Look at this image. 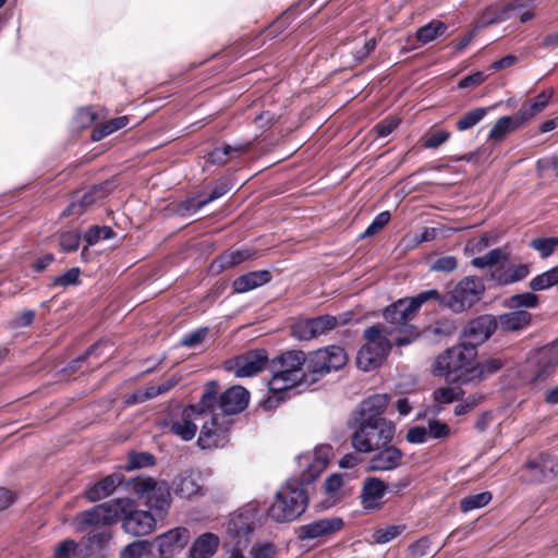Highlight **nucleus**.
Returning a JSON list of instances; mask_svg holds the SVG:
<instances>
[{"label":"nucleus","instance_id":"1","mask_svg":"<svg viewBox=\"0 0 558 558\" xmlns=\"http://www.w3.org/2000/svg\"><path fill=\"white\" fill-rule=\"evenodd\" d=\"M128 488L144 500L147 510L137 509L134 499L120 498L119 520L122 530L132 536H147L155 532L157 521L167 517L171 507L170 487L166 481L137 476L128 482Z\"/></svg>","mask_w":558,"mask_h":558},{"label":"nucleus","instance_id":"2","mask_svg":"<svg viewBox=\"0 0 558 558\" xmlns=\"http://www.w3.org/2000/svg\"><path fill=\"white\" fill-rule=\"evenodd\" d=\"M307 360L301 350L287 351L277 357L275 363L278 366H275L272 377L268 381L271 393L267 400L269 404L283 400L292 388L310 381L306 372Z\"/></svg>","mask_w":558,"mask_h":558},{"label":"nucleus","instance_id":"3","mask_svg":"<svg viewBox=\"0 0 558 558\" xmlns=\"http://www.w3.org/2000/svg\"><path fill=\"white\" fill-rule=\"evenodd\" d=\"M477 352L465 343H458L440 353L430 366L433 375L461 385L471 384L473 362Z\"/></svg>","mask_w":558,"mask_h":558},{"label":"nucleus","instance_id":"4","mask_svg":"<svg viewBox=\"0 0 558 558\" xmlns=\"http://www.w3.org/2000/svg\"><path fill=\"white\" fill-rule=\"evenodd\" d=\"M363 337L365 344L357 353L356 364L364 372L378 367L391 350L393 342L398 345H404L410 342L401 337H396L392 329L381 324H376L365 329Z\"/></svg>","mask_w":558,"mask_h":558},{"label":"nucleus","instance_id":"5","mask_svg":"<svg viewBox=\"0 0 558 558\" xmlns=\"http://www.w3.org/2000/svg\"><path fill=\"white\" fill-rule=\"evenodd\" d=\"M352 430L351 445L361 453H369L388 445L395 435V428L388 421L348 420Z\"/></svg>","mask_w":558,"mask_h":558},{"label":"nucleus","instance_id":"6","mask_svg":"<svg viewBox=\"0 0 558 558\" xmlns=\"http://www.w3.org/2000/svg\"><path fill=\"white\" fill-rule=\"evenodd\" d=\"M306 507L305 490L296 483L288 482L277 492L275 501L268 509V515L277 522H291L299 518Z\"/></svg>","mask_w":558,"mask_h":558},{"label":"nucleus","instance_id":"7","mask_svg":"<svg viewBox=\"0 0 558 558\" xmlns=\"http://www.w3.org/2000/svg\"><path fill=\"white\" fill-rule=\"evenodd\" d=\"M120 498L102 502L93 508L78 512L74 518V524L78 532L89 529H109L119 521Z\"/></svg>","mask_w":558,"mask_h":558},{"label":"nucleus","instance_id":"8","mask_svg":"<svg viewBox=\"0 0 558 558\" xmlns=\"http://www.w3.org/2000/svg\"><path fill=\"white\" fill-rule=\"evenodd\" d=\"M485 287L481 278L469 276L458 282L447 298L440 295L436 300L453 312L459 313L475 304L481 299Z\"/></svg>","mask_w":558,"mask_h":558},{"label":"nucleus","instance_id":"9","mask_svg":"<svg viewBox=\"0 0 558 558\" xmlns=\"http://www.w3.org/2000/svg\"><path fill=\"white\" fill-rule=\"evenodd\" d=\"M347 361L344 350L338 345H329L312 352L306 364V372L312 375L310 383L317 381L331 371L340 369Z\"/></svg>","mask_w":558,"mask_h":558},{"label":"nucleus","instance_id":"10","mask_svg":"<svg viewBox=\"0 0 558 558\" xmlns=\"http://www.w3.org/2000/svg\"><path fill=\"white\" fill-rule=\"evenodd\" d=\"M440 294L437 290L432 289L423 291L411 299H401L393 304L386 307L384 317L391 325L396 326V329L405 326L411 320L417 310L425 302L432 299H439Z\"/></svg>","mask_w":558,"mask_h":558},{"label":"nucleus","instance_id":"11","mask_svg":"<svg viewBox=\"0 0 558 558\" xmlns=\"http://www.w3.org/2000/svg\"><path fill=\"white\" fill-rule=\"evenodd\" d=\"M529 363L534 367L529 376L531 385L536 386L551 378L558 367V339L538 349Z\"/></svg>","mask_w":558,"mask_h":558},{"label":"nucleus","instance_id":"12","mask_svg":"<svg viewBox=\"0 0 558 558\" xmlns=\"http://www.w3.org/2000/svg\"><path fill=\"white\" fill-rule=\"evenodd\" d=\"M349 320L350 314L340 316L323 315L299 320L292 326V336L298 340H311L347 324Z\"/></svg>","mask_w":558,"mask_h":558},{"label":"nucleus","instance_id":"13","mask_svg":"<svg viewBox=\"0 0 558 558\" xmlns=\"http://www.w3.org/2000/svg\"><path fill=\"white\" fill-rule=\"evenodd\" d=\"M230 421L219 414L202 420L197 444L202 449L223 447L228 442Z\"/></svg>","mask_w":558,"mask_h":558},{"label":"nucleus","instance_id":"14","mask_svg":"<svg viewBox=\"0 0 558 558\" xmlns=\"http://www.w3.org/2000/svg\"><path fill=\"white\" fill-rule=\"evenodd\" d=\"M266 362V351L254 350L228 361L227 369L232 371L236 377H250L259 373Z\"/></svg>","mask_w":558,"mask_h":558},{"label":"nucleus","instance_id":"15","mask_svg":"<svg viewBox=\"0 0 558 558\" xmlns=\"http://www.w3.org/2000/svg\"><path fill=\"white\" fill-rule=\"evenodd\" d=\"M497 329L496 318L489 315L480 316L471 320L463 331L465 347H476L485 342Z\"/></svg>","mask_w":558,"mask_h":558},{"label":"nucleus","instance_id":"16","mask_svg":"<svg viewBox=\"0 0 558 558\" xmlns=\"http://www.w3.org/2000/svg\"><path fill=\"white\" fill-rule=\"evenodd\" d=\"M390 401L387 393L373 395L359 403V405L351 412L352 420L365 421H387L383 417Z\"/></svg>","mask_w":558,"mask_h":558},{"label":"nucleus","instance_id":"17","mask_svg":"<svg viewBox=\"0 0 558 558\" xmlns=\"http://www.w3.org/2000/svg\"><path fill=\"white\" fill-rule=\"evenodd\" d=\"M331 447L328 445L317 447L311 453H304L299 457L300 466L304 468L303 481L315 480L328 465L331 454Z\"/></svg>","mask_w":558,"mask_h":558},{"label":"nucleus","instance_id":"18","mask_svg":"<svg viewBox=\"0 0 558 558\" xmlns=\"http://www.w3.org/2000/svg\"><path fill=\"white\" fill-rule=\"evenodd\" d=\"M343 527V520L338 517L324 518L299 529V538L302 541L326 538Z\"/></svg>","mask_w":558,"mask_h":558},{"label":"nucleus","instance_id":"19","mask_svg":"<svg viewBox=\"0 0 558 558\" xmlns=\"http://www.w3.org/2000/svg\"><path fill=\"white\" fill-rule=\"evenodd\" d=\"M389 486L381 480L368 476L364 480L360 500L365 510H377L383 506V498Z\"/></svg>","mask_w":558,"mask_h":558},{"label":"nucleus","instance_id":"20","mask_svg":"<svg viewBox=\"0 0 558 558\" xmlns=\"http://www.w3.org/2000/svg\"><path fill=\"white\" fill-rule=\"evenodd\" d=\"M190 541V532L185 527H174L155 538L161 556L180 553Z\"/></svg>","mask_w":558,"mask_h":558},{"label":"nucleus","instance_id":"21","mask_svg":"<svg viewBox=\"0 0 558 558\" xmlns=\"http://www.w3.org/2000/svg\"><path fill=\"white\" fill-rule=\"evenodd\" d=\"M250 393L242 386H233L219 397V409L225 415L242 412L248 404Z\"/></svg>","mask_w":558,"mask_h":558},{"label":"nucleus","instance_id":"22","mask_svg":"<svg viewBox=\"0 0 558 558\" xmlns=\"http://www.w3.org/2000/svg\"><path fill=\"white\" fill-rule=\"evenodd\" d=\"M196 411L197 408L184 409L182 417L171 424V432L185 441L193 439L197 432L196 422H202Z\"/></svg>","mask_w":558,"mask_h":558},{"label":"nucleus","instance_id":"23","mask_svg":"<svg viewBox=\"0 0 558 558\" xmlns=\"http://www.w3.org/2000/svg\"><path fill=\"white\" fill-rule=\"evenodd\" d=\"M530 274L529 264L504 265L490 272V279L499 286H508L521 281Z\"/></svg>","mask_w":558,"mask_h":558},{"label":"nucleus","instance_id":"24","mask_svg":"<svg viewBox=\"0 0 558 558\" xmlns=\"http://www.w3.org/2000/svg\"><path fill=\"white\" fill-rule=\"evenodd\" d=\"M369 460V469L373 471H389L398 468L401 462V451L393 447L386 445Z\"/></svg>","mask_w":558,"mask_h":558},{"label":"nucleus","instance_id":"25","mask_svg":"<svg viewBox=\"0 0 558 558\" xmlns=\"http://www.w3.org/2000/svg\"><path fill=\"white\" fill-rule=\"evenodd\" d=\"M122 483V475L118 473L107 475L106 477L94 484L89 489H87L85 493V497L90 502L101 500L112 495L116 492L117 487Z\"/></svg>","mask_w":558,"mask_h":558},{"label":"nucleus","instance_id":"26","mask_svg":"<svg viewBox=\"0 0 558 558\" xmlns=\"http://www.w3.org/2000/svg\"><path fill=\"white\" fill-rule=\"evenodd\" d=\"M531 313L524 310L501 314L496 319L497 327L506 332L520 331L526 328L531 324Z\"/></svg>","mask_w":558,"mask_h":558},{"label":"nucleus","instance_id":"27","mask_svg":"<svg viewBox=\"0 0 558 558\" xmlns=\"http://www.w3.org/2000/svg\"><path fill=\"white\" fill-rule=\"evenodd\" d=\"M271 274L268 270H256L240 276L233 281L232 288L236 293H245L268 283Z\"/></svg>","mask_w":558,"mask_h":558},{"label":"nucleus","instance_id":"28","mask_svg":"<svg viewBox=\"0 0 558 558\" xmlns=\"http://www.w3.org/2000/svg\"><path fill=\"white\" fill-rule=\"evenodd\" d=\"M507 364V360L500 356H492L483 362H473L471 384L481 383L499 372Z\"/></svg>","mask_w":558,"mask_h":558},{"label":"nucleus","instance_id":"29","mask_svg":"<svg viewBox=\"0 0 558 558\" xmlns=\"http://www.w3.org/2000/svg\"><path fill=\"white\" fill-rule=\"evenodd\" d=\"M219 543L217 535L204 533L194 541L190 548L189 556L190 558H210L216 554Z\"/></svg>","mask_w":558,"mask_h":558},{"label":"nucleus","instance_id":"30","mask_svg":"<svg viewBox=\"0 0 558 558\" xmlns=\"http://www.w3.org/2000/svg\"><path fill=\"white\" fill-rule=\"evenodd\" d=\"M218 384L216 381H209L205 385L204 392L202 398L197 404H192L189 408H197L196 414L202 418L210 417V414H216L214 412L215 405L219 404V398H217L218 393Z\"/></svg>","mask_w":558,"mask_h":558},{"label":"nucleus","instance_id":"31","mask_svg":"<svg viewBox=\"0 0 558 558\" xmlns=\"http://www.w3.org/2000/svg\"><path fill=\"white\" fill-rule=\"evenodd\" d=\"M525 122L520 119L519 112L514 116H505L499 118L492 126L488 138L495 142H502L506 136L522 126Z\"/></svg>","mask_w":558,"mask_h":558},{"label":"nucleus","instance_id":"32","mask_svg":"<svg viewBox=\"0 0 558 558\" xmlns=\"http://www.w3.org/2000/svg\"><path fill=\"white\" fill-rule=\"evenodd\" d=\"M518 5L517 3H508L506 5H494L488 8L481 16L478 26H487L494 23H500L508 19L515 17Z\"/></svg>","mask_w":558,"mask_h":558},{"label":"nucleus","instance_id":"33","mask_svg":"<svg viewBox=\"0 0 558 558\" xmlns=\"http://www.w3.org/2000/svg\"><path fill=\"white\" fill-rule=\"evenodd\" d=\"M111 537L110 529H89L88 533L82 538L81 546L85 548L86 555H92L105 547Z\"/></svg>","mask_w":558,"mask_h":558},{"label":"nucleus","instance_id":"34","mask_svg":"<svg viewBox=\"0 0 558 558\" xmlns=\"http://www.w3.org/2000/svg\"><path fill=\"white\" fill-rule=\"evenodd\" d=\"M510 258V252L504 247H496L487 252L483 256L474 257L471 260L472 266L478 269L486 267H500Z\"/></svg>","mask_w":558,"mask_h":558},{"label":"nucleus","instance_id":"35","mask_svg":"<svg viewBox=\"0 0 558 558\" xmlns=\"http://www.w3.org/2000/svg\"><path fill=\"white\" fill-rule=\"evenodd\" d=\"M551 96V90H544L541 94H538L535 98L522 105V107L518 111L520 114V119H522L526 123L536 114L541 113L549 104Z\"/></svg>","mask_w":558,"mask_h":558},{"label":"nucleus","instance_id":"36","mask_svg":"<svg viewBox=\"0 0 558 558\" xmlns=\"http://www.w3.org/2000/svg\"><path fill=\"white\" fill-rule=\"evenodd\" d=\"M447 25L439 20H432L429 23L421 26L415 34V39L421 45H427L438 37L442 36L447 31Z\"/></svg>","mask_w":558,"mask_h":558},{"label":"nucleus","instance_id":"37","mask_svg":"<svg viewBox=\"0 0 558 558\" xmlns=\"http://www.w3.org/2000/svg\"><path fill=\"white\" fill-rule=\"evenodd\" d=\"M254 257L251 250L227 251L211 264L213 268H230Z\"/></svg>","mask_w":558,"mask_h":558},{"label":"nucleus","instance_id":"38","mask_svg":"<svg viewBox=\"0 0 558 558\" xmlns=\"http://www.w3.org/2000/svg\"><path fill=\"white\" fill-rule=\"evenodd\" d=\"M250 144H236L234 146L223 145L222 147L215 148L209 154V160L213 163L223 165L233 158V154L241 155L248 150Z\"/></svg>","mask_w":558,"mask_h":558},{"label":"nucleus","instance_id":"39","mask_svg":"<svg viewBox=\"0 0 558 558\" xmlns=\"http://www.w3.org/2000/svg\"><path fill=\"white\" fill-rule=\"evenodd\" d=\"M128 123L129 118L126 116L110 119L93 130L92 140L94 142H99L106 136L112 134L113 132L125 128Z\"/></svg>","mask_w":558,"mask_h":558},{"label":"nucleus","instance_id":"40","mask_svg":"<svg viewBox=\"0 0 558 558\" xmlns=\"http://www.w3.org/2000/svg\"><path fill=\"white\" fill-rule=\"evenodd\" d=\"M529 286L532 291H543L551 287L558 288V266L553 267L534 277L530 281Z\"/></svg>","mask_w":558,"mask_h":558},{"label":"nucleus","instance_id":"41","mask_svg":"<svg viewBox=\"0 0 558 558\" xmlns=\"http://www.w3.org/2000/svg\"><path fill=\"white\" fill-rule=\"evenodd\" d=\"M252 527L250 523L247 522V517L244 514H239L230 520L228 524V533L231 536L239 537V539L235 542L236 546H240L242 544L241 538H244V543L246 542L247 535L251 533Z\"/></svg>","mask_w":558,"mask_h":558},{"label":"nucleus","instance_id":"42","mask_svg":"<svg viewBox=\"0 0 558 558\" xmlns=\"http://www.w3.org/2000/svg\"><path fill=\"white\" fill-rule=\"evenodd\" d=\"M226 193L223 189H215L210 195L203 201H195L194 198L186 199L179 205L178 211L181 215L194 214L208 203L221 197Z\"/></svg>","mask_w":558,"mask_h":558},{"label":"nucleus","instance_id":"43","mask_svg":"<svg viewBox=\"0 0 558 558\" xmlns=\"http://www.w3.org/2000/svg\"><path fill=\"white\" fill-rule=\"evenodd\" d=\"M487 114V109L483 107L474 108L462 114L456 122L460 132L466 131L480 123Z\"/></svg>","mask_w":558,"mask_h":558},{"label":"nucleus","instance_id":"44","mask_svg":"<svg viewBox=\"0 0 558 558\" xmlns=\"http://www.w3.org/2000/svg\"><path fill=\"white\" fill-rule=\"evenodd\" d=\"M343 476L335 473L327 477L324 484V490L329 496L330 505H333L343 498Z\"/></svg>","mask_w":558,"mask_h":558},{"label":"nucleus","instance_id":"45","mask_svg":"<svg viewBox=\"0 0 558 558\" xmlns=\"http://www.w3.org/2000/svg\"><path fill=\"white\" fill-rule=\"evenodd\" d=\"M493 496L489 492L465 496L460 500V509L465 513L475 509L483 508L490 502Z\"/></svg>","mask_w":558,"mask_h":558},{"label":"nucleus","instance_id":"46","mask_svg":"<svg viewBox=\"0 0 558 558\" xmlns=\"http://www.w3.org/2000/svg\"><path fill=\"white\" fill-rule=\"evenodd\" d=\"M276 550L271 544H260L254 546L248 556L245 557L239 549L231 550L228 558H272Z\"/></svg>","mask_w":558,"mask_h":558},{"label":"nucleus","instance_id":"47","mask_svg":"<svg viewBox=\"0 0 558 558\" xmlns=\"http://www.w3.org/2000/svg\"><path fill=\"white\" fill-rule=\"evenodd\" d=\"M150 551L148 541H135L123 547L119 558H142Z\"/></svg>","mask_w":558,"mask_h":558},{"label":"nucleus","instance_id":"48","mask_svg":"<svg viewBox=\"0 0 558 558\" xmlns=\"http://www.w3.org/2000/svg\"><path fill=\"white\" fill-rule=\"evenodd\" d=\"M523 470L529 472L527 480L533 483H543L546 478V471L544 466L541 464L539 454L526 461L523 465Z\"/></svg>","mask_w":558,"mask_h":558},{"label":"nucleus","instance_id":"49","mask_svg":"<svg viewBox=\"0 0 558 558\" xmlns=\"http://www.w3.org/2000/svg\"><path fill=\"white\" fill-rule=\"evenodd\" d=\"M114 236V232L110 227L104 226H92L86 232H85V241L88 245H95L100 240H109Z\"/></svg>","mask_w":558,"mask_h":558},{"label":"nucleus","instance_id":"50","mask_svg":"<svg viewBox=\"0 0 558 558\" xmlns=\"http://www.w3.org/2000/svg\"><path fill=\"white\" fill-rule=\"evenodd\" d=\"M530 246L537 251L542 257L550 256L558 246V238H536L531 241Z\"/></svg>","mask_w":558,"mask_h":558},{"label":"nucleus","instance_id":"51","mask_svg":"<svg viewBox=\"0 0 558 558\" xmlns=\"http://www.w3.org/2000/svg\"><path fill=\"white\" fill-rule=\"evenodd\" d=\"M538 305V298L533 292H524L512 295L509 299L511 308H535Z\"/></svg>","mask_w":558,"mask_h":558},{"label":"nucleus","instance_id":"52","mask_svg":"<svg viewBox=\"0 0 558 558\" xmlns=\"http://www.w3.org/2000/svg\"><path fill=\"white\" fill-rule=\"evenodd\" d=\"M462 395L460 388L441 387L434 391V400L438 405H445L458 400Z\"/></svg>","mask_w":558,"mask_h":558},{"label":"nucleus","instance_id":"53","mask_svg":"<svg viewBox=\"0 0 558 558\" xmlns=\"http://www.w3.org/2000/svg\"><path fill=\"white\" fill-rule=\"evenodd\" d=\"M450 133L446 130H430L423 137V146L428 149H435L446 143Z\"/></svg>","mask_w":558,"mask_h":558},{"label":"nucleus","instance_id":"54","mask_svg":"<svg viewBox=\"0 0 558 558\" xmlns=\"http://www.w3.org/2000/svg\"><path fill=\"white\" fill-rule=\"evenodd\" d=\"M177 492L184 498L197 494L199 487L192 475H183L175 482Z\"/></svg>","mask_w":558,"mask_h":558},{"label":"nucleus","instance_id":"55","mask_svg":"<svg viewBox=\"0 0 558 558\" xmlns=\"http://www.w3.org/2000/svg\"><path fill=\"white\" fill-rule=\"evenodd\" d=\"M80 268L73 267L66 270L64 274L54 277L51 281V286L63 288L75 286L80 282Z\"/></svg>","mask_w":558,"mask_h":558},{"label":"nucleus","instance_id":"56","mask_svg":"<svg viewBox=\"0 0 558 558\" xmlns=\"http://www.w3.org/2000/svg\"><path fill=\"white\" fill-rule=\"evenodd\" d=\"M456 329H457V327L452 320L442 319V320L436 322L435 325L429 327L427 329V332L433 337L445 338V337H449L452 333H454Z\"/></svg>","mask_w":558,"mask_h":558},{"label":"nucleus","instance_id":"57","mask_svg":"<svg viewBox=\"0 0 558 558\" xmlns=\"http://www.w3.org/2000/svg\"><path fill=\"white\" fill-rule=\"evenodd\" d=\"M426 428L432 439H445L451 435L450 426L438 420H429Z\"/></svg>","mask_w":558,"mask_h":558},{"label":"nucleus","instance_id":"58","mask_svg":"<svg viewBox=\"0 0 558 558\" xmlns=\"http://www.w3.org/2000/svg\"><path fill=\"white\" fill-rule=\"evenodd\" d=\"M483 399H484V397L481 393L470 395L468 398H465L464 400H462L454 407L453 413L457 416L464 415V414L471 412L477 405H480L482 403Z\"/></svg>","mask_w":558,"mask_h":558},{"label":"nucleus","instance_id":"59","mask_svg":"<svg viewBox=\"0 0 558 558\" xmlns=\"http://www.w3.org/2000/svg\"><path fill=\"white\" fill-rule=\"evenodd\" d=\"M403 531V525H390L385 529L377 530L374 537L377 543L385 544L398 537Z\"/></svg>","mask_w":558,"mask_h":558},{"label":"nucleus","instance_id":"60","mask_svg":"<svg viewBox=\"0 0 558 558\" xmlns=\"http://www.w3.org/2000/svg\"><path fill=\"white\" fill-rule=\"evenodd\" d=\"M399 123L400 119L396 117H387L378 122L374 126L373 131L376 133L377 137H386L398 128Z\"/></svg>","mask_w":558,"mask_h":558},{"label":"nucleus","instance_id":"61","mask_svg":"<svg viewBox=\"0 0 558 558\" xmlns=\"http://www.w3.org/2000/svg\"><path fill=\"white\" fill-rule=\"evenodd\" d=\"M155 463V459L150 453L141 452V453H132L129 457L126 470H134L146 468L153 465Z\"/></svg>","mask_w":558,"mask_h":558},{"label":"nucleus","instance_id":"62","mask_svg":"<svg viewBox=\"0 0 558 558\" xmlns=\"http://www.w3.org/2000/svg\"><path fill=\"white\" fill-rule=\"evenodd\" d=\"M81 241L80 233L75 231H66L60 235V246L65 252H73L78 248Z\"/></svg>","mask_w":558,"mask_h":558},{"label":"nucleus","instance_id":"63","mask_svg":"<svg viewBox=\"0 0 558 558\" xmlns=\"http://www.w3.org/2000/svg\"><path fill=\"white\" fill-rule=\"evenodd\" d=\"M80 545L72 539H64L56 547L53 558H71Z\"/></svg>","mask_w":558,"mask_h":558},{"label":"nucleus","instance_id":"64","mask_svg":"<svg viewBox=\"0 0 558 558\" xmlns=\"http://www.w3.org/2000/svg\"><path fill=\"white\" fill-rule=\"evenodd\" d=\"M539 457L541 464L546 471V478L558 477V458L545 452L539 453Z\"/></svg>","mask_w":558,"mask_h":558}]
</instances>
